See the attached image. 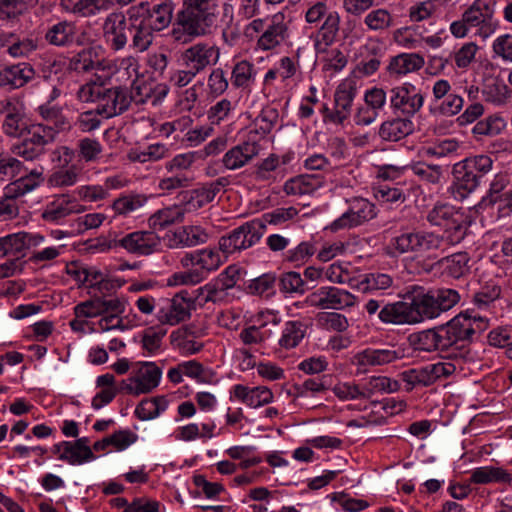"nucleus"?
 Instances as JSON below:
<instances>
[{"mask_svg": "<svg viewBox=\"0 0 512 512\" xmlns=\"http://www.w3.org/2000/svg\"><path fill=\"white\" fill-rule=\"evenodd\" d=\"M43 241L42 235L28 232H18L0 237V257L21 254L26 249L40 245Z\"/></svg>", "mask_w": 512, "mask_h": 512, "instance_id": "23", "label": "nucleus"}, {"mask_svg": "<svg viewBox=\"0 0 512 512\" xmlns=\"http://www.w3.org/2000/svg\"><path fill=\"white\" fill-rule=\"evenodd\" d=\"M180 263L185 268L195 267L196 269H199L205 278L209 272L219 268L222 264V260L217 251L205 248L191 253H186L181 257Z\"/></svg>", "mask_w": 512, "mask_h": 512, "instance_id": "26", "label": "nucleus"}, {"mask_svg": "<svg viewBox=\"0 0 512 512\" xmlns=\"http://www.w3.org/2000/svg\"><path fill=\"white\" fill-rule=\"evenodd\" d=\"M263 236V224L258 219L245 222L219 239V249L226 255L246 250Z\"/></svg>", "mask_w": 512, "mask_h": 512, "instance_id": "7", "label": "nucleus"}, {"mask_svg": "<svg viewBox=\"0 0 512 512\" xmlns=\"http://www.w3.org/2000/svg\"><path fill=\"white\" fill-rule=\"evenodd\" d=\"M37 41L30 37H20L19 35L12 32V38L8 47V53L10 56L25 57L31 52L36 50Z\"/></svg>", "mask_w": 512, "mask_h": 512, "instance_id": "62", "label": "nucleus"}, {"mask_svg": "<svg viewBox=\"0 0 512 512\" xmlns=\"http://www.w3.org/2000/svg\"><path fill=\"white\" fill-rule=\"evenodd\" d=\"M505 127L504 120L498 116H489L478 121L472 129L476 136H495Z\"/></svg>", "mask_w": 512, "mask_h": 512, "instance_id": "64", "label": "nucleus"}, {"mask_svg": "<svg viewBox=\"0 0 512 512\" xmlns=\"http://www.w3.org/2000/svg\"><path fill=\"white\" fill-rule=\"evenodd\" d=\"M444 227L443 233H438V237L442 239L441 253L460 243L465 238L467 231L463 215H461V218L453 219L451 223H446Z\"/></svg>", "mask_w": 512, "mask_h": 512, "instance_id": "43", "label": "nucleus"}, {"mask_svg": "<svg viewBox=\"0 0 512 512\" xmlns=\"http://www.w3.org/2000/svg\"><path fill=\"white\" fill-rule=\"evenodd\" d=\"M255 79L254 66L247 60L237 62L231 73L232 85L236 88H247Z\"/></svg>", "mask_w": 512, "mask_h": 512, "instance_id": "53", "label": "nucleus"}, {"mask_svg": "<svg viewBox=\"0 0 512 512\" xmlns=\"http://www.w3.org/2000/svg\"><path fill=\"white\" fill-rule=\"evenodd\" d=\"M424 64L423 56L417 53H402L391 58L387 70L390 74L400 76L418 71Z\"/></svg>", "mask_w": 512, "mask_h": 512, "instance_id": "37", "label": "nucleus"}, {"mask_svg": "<svg viewBox=\"0 0 512 512\" xmlns=\"http://www.w3.org/2000/svg\"><path fill=\"white\" fill-rule=\"evenodd\" d=\"M133 27V33L131 34L132 44L131 47L138 52L146 51L153 42L154 30L139 19V23L131 24Z\"/></svg>", "mask_w": 512, "mask_h": 512, "instance_id": "52", "label": "nucleus"}, {"mask_svg": "<svg viewBox=\"0 0 512 512\" xmlns=\"http://www.w3.org/2000/svg\"><path fill=\"white\" fill-rule=\"evenodd\" d=\"M315 252L316 248L313 243L303 241L285 253L284 261L294 264L295 266L303 265Z\"/></svg>", "mask_w": 512, "mask_h": 512, "instance_id": "58", "label": "nucleus"}, {"mask_svg": "<svg viewBox=\"0 0 512 512\" xmlns=\"http://www.w3.org/2000/svg\"><path fill=\"white\" fill-rule=\"evenodd\" d=\"M462 161L472 175H475L479 184L483 177L491 171L493 165V160L488 155L468 157Z\"/></svg>", "mask_w": 512, "mask_h": 512, "instance_id": "61", "label": "nucleus"}, {"mask_svg": "<svg viewBox=\"0 0 512 512\" xmlns=\"http://www.w3.org/2000/svg\"><path fill=\"white\" fill-rule=\"evenodd\" d=\"M230 10L231 7L227 4L221 7L218 0H184L170 35L173 40L182 44L190 43L195 38L210 36L223 22L221 12L227 16Z\"/></svg>", "mask_w": 512, "mask_h": 512, "instance_id": "1", "label": "nucleus"}, {"mask_svg": "<svg viewBox=\"0 0 512 512\" xmlns=\"http://www.w3.org/2000/svg\"><path fill=\"white\" fill-rule=\"evenodd\" d=\"M19 139L10 147L12 154L26 161H34L46 153L47 145L54 142L55 131L48 125L32 124Z\"/></svg>", "mask_w": 512, "mask_h": 512, "instance_id": "4", "label": "nucleus"}, {"mask_svg": "<svg viewBox=\"0 0 512 512\" xmlns=\"http://www.w3.org/2000/svg\"><path fill=\"white\" fill-rule=\"evenodd\" d=\"M233 395L251 408H257L273 401L272 391L265 386L250 388L237 384L233 387Z\"/></svg>", "mask_w": 512, "mask_h": 512, "instance_id": "33", "label": "nucleus"}, {"mask_svg": "<svg viewBox=\"0 0 512 512\" xmlns=\"http://www.w3.org/2000/svg\"><path fill=\"white\" fill-rule=\"evenodd\" d=\"M168 153V148L164 144H151L142 151H131L129 159L134 162H154L164 158Z\"/></svg>", "mask_w": 512, "mask_h": 512, "instance_id": "59", "label": "nucleus"}, {"mask_svg": "<svg viewBox=\"0 0 512 512\" xmlns=\"http://www.w3.org/2000/svg\"><path fill=\"white\" fill-rule=\"evenodd\" d=\"M84 211L85 207L75 197L61 194L44 207L41 217L46 222L61 224L68 216Z\"/></svg>", "mask_w": 512, "mask_h": 512, "instance_id": "19", "label": "nucleus"}, {"mask_svg": "<svg viewBox=\"0 0 512 512\" xmlns=\"http://www.w3.org/2000/svg\"><path fill=\"white\" fill-rule=\"evenodd\" d=\"M470 483L491 484V483H510L512 476L503 468L494 466H483L474 469L471 472Z\"/></svg>", "mask_w": 512, "mask_h": 512, "instance_id": "41", "label": "nucleus"}, {"mask_svg": "<svg viewBox=\"0 0 512 512\" xmlns=\"http://www.w3.org/2000/svg\"><path fill=\"white\" fill-rule=\"evenodd\" d=\"M169 401L165 396L142 400L135 409L140 420H151L159 416L168 407Z\"/></svg>", "mask_w": 512, "mask_h": 512, "instance_id": "47", "label": "nucleus"}, {"mask_svg": "<svg viewBox=\"0 0 512 512\" xmlns=\"http://www.w3.org/2000/svg\"><path fill=\"white\" fill-rule=\"evenodd\" d=\"M44 168L32 169L27 174L20 176L5 187V195L10 198H18L33 191L44 182Z\"/></svg>", "mask_w": 512, "mask_h": 512, "instance_id": "29", "label": "nucleus"}, {"mask_svg": "<svg viewBox=\"0 0 512 512\" xmlns=\"http://www.w3.org/2000/svg\"><path fill=\"white\" fill-rule=\"evenodd\" d=\"M414 131V124L408 117H397L384 121L379 128V137L384 141L397 142Z\"/></svg>", "mask_w": 512, "mask_h": 512, "instance_id": "35", "label": "nucleus"}, {"mask_svg": "<svg viewBox=\"0 0 512 512\" xmlns=\"http://www.w3.org/2000/svg\"><path fill=\"white\" fill-rule=\"evenodd\" d=\"M376 216L373 203L364 198H354L349 201V207L339 218L334 220L329 229L332 232L358 227Z\"/></svg>", "mask_w": 512, "mask_h": 512, "instance_id": "12", "label": "nucleus"}, {"mask_svg": "<svg viewBox=\"0 0 512 512\" xmlns=\"http://www.w3.org/2000/svg\"><path fill=\"white\" fill-rule=\"evenodd\" d=\"M103 32L110 48L119 51L127 45L128 39L133 33V27L127 22L124 14L113 12L106 17Z\"/></svg>", "mask_w": 512, "mask_h": 512, "instance_id": "18", "label": "nucleus"}, {"mask_svg": "<svg viewBox=\"0 0 512 512\" xmlns=\"http://www.w3.org/2000/svg\"><path fill=\"white\" fill-rule=\"evenodd\" d=\"M451 356H453L454 361H439L401 372L400 378L406 384V390L411 391L415 387H427L438 380L446 379L453 375L458 367L462 369V362H474L476 359L475 352L464 348L459 352H454Z\"/></svg>", "mask_w": 512, "mask_h": 512, "instance_id": "2", "label": "nucleus"}, {"mask_svg": "<svg viewBox=\"0 0 512 512\" xmlns=\"http://www.w3.org/2000/svg\"><path fill=\"white\" fill-rule=\"evenodd\" d=\"M207 234L199 226H183L175 230L171 247H192L206 242Z\"/></svg>", "mask_w": 512, "mask_h": 512, "instance_id": "39", "label": "nucleus"}, {"mask_svg": "<svg viewBox=\"0 0 512 512\" xmlns=\"http://www.w3.org/2000/svg\"><path fill=\"white\" fill-rule=\"evenodd\" d=\"M279 288L280 291L289 294H304L308 290L300 273L295 271H289L280 276Z\"/></svg>", "mask_w": 512, "mask_h": 512, "instance_id": "60", "label": "nucleus"}, {"mask_svg": "<svg viewBox=\"0 0 512 512\" xmlns=\"http://www.w3.org/2000/svg\"><path fill=\"white\" fill-rule=\"evenodd\" d=\"M400 384L386 376L371 377L363 386L365 399H369L376 393H393L398 391Z\"/></svg>", "mask_w": 512, "mask_h": 512, "instance_id": "51", "label": "nucleus"}, {"mask_svg": "<svg viewBox=\"0 0 512 512\" xmlns=\"http://www.w3.org/2000/svg\"><path fill=\"white\" fill-rule=\"evenodd\" d=\"M76 25L70 21H60L48 28L45 34L46 41L57 47H67L74 43Z\"/></svg>", "mask_w": 512, "mask_h": 512, "instance_id": "36", "label": "nucleus"}, {"mask_svg": "<svg viewBox=\"0 0 512 512\" xmlns=\"http://www.w3.org/2000/svg\"><path fill=\"white\" fill-rule=\"evenodd\" d=\"M408 341L415 351L434 352L449 350L439 326L412 333L409 335Z\"/></svg>", "mask_w": 512, "mask_h": 512, "instance_id": "24", "label": "nucleus"}, {"mask_svg": "<svg viewBox=\"0 0 512 512\" xmlns=\"http://www.w3.org/2000/svg\"><path fill=\"white\" fill-rule=\"evenodd\" d=\"M0 113L5 114L2 128L8 137L19 138L29 130L30 126L27 125L22 113L17 110L11 101H0Z\"/></svg>", "mask_w": 512, "mask_h": 512, "instance_id": "28", "label": "nucleus"}, {"mask_svg": "<svg viewBox=\"0 0 512 512\" xmlns=\"http://www.w3.org/2000/svg\"><path fill=\"white\" fill-rule=\"evenodd\" d=\"M307 301L314 307L323 310H341L353 307L356 297L349 291L334 286H323L312 292Z\"/></svg>", "mask_w": 512, "mask_h": 512, "instance_id": "14", "label": "nucleus"}, {"mask_svg": "<svg viewBox=\"0 0 512 512\" xmlns=\"http://www.w3.org/2000/svg\"><path fill=\"white\" fill-rule=\"evenodd\" d=\"M494 3L486 0H475L464 12L463 17L475 35L487 39L494 34L499 26L495 18Z\"/></svg>", "mask_w": 512, "mask_h": 512, "instance_id": "8", "label": "nucleus"}, {"mask_svg": "<svg viewBox=\"0 0 512 512\" xmlns=\"http://www.w3.org/2000/svg\"><path fill=\"white\" fill-rule=\"evenodd\" d=\"M445 343L448 349H452L447 360H453L451 356L454 352H459L461 349H467L466 346H457L459 341L469 340L476 330H483L485 323L481 317H472L468 313H460L444 325H439ZM468 350H470L468 348Z\"/></svg>", "mask_w": 512, "mask_h": 512, "instance_id": "5", "label": "nucleus"}, {"mask_svg": "<svg viewBox=\"0 0 512 512\" xmlns=\"http://www.w3.org/2000/svg\"><path fill=\"white\" fill-rule=\"evenodd\" d=\"M175 4L172 0H160L150 7L147 1L131 6L127 10L129 20L146 22L154 31H162L167 28L172 19Z\"/></svg>", "mask_w": 512, "mask_h": 512, "instance_id": "6", "label": "nucleus"}, {"mask_svg": "<svg viewBox=\"0 0 512 512\" xmlns=\"http://www.w3.org/2000/svg\"><path fill=\"white\" fill-rule=\"evenodd\" d=\"M458 211L448 204H436L427 214V221L433 226H446L453 219L461 218Z\"/></svg>", "mask_w": 512, "mask_h": 512, "instance_id": "54", "label": "nucleus"}, {"mask_svg": "<svg viewBox=\"0 0 512 512\" xmlns=\"http://www.w3.org/2000/svg\"><path fill=\"white\" fill-rule=\"evenodd\" d=\"M419 235V230L417 229H407L402 231L401 234L392 237L388 248L392 251L390 254L402 255V254H416L417 247V239Z\"/></svg>", "mask_w": 512, "mask_h": 512, "instance_id": "45", "label": "nucleus"}, {"mask_svg": "<svg viewBox=\"0 0 512 512\" xmlns=\"http://www.w3.org/2000/svg\"><path fill=\"white\" fill-rule=\"evenodd\" d=\"M357 94L356 84L352 80L341 82L334 93L332 123L343 124L350 117L352 104Z\"/></svg>", "mask_w": 512, "mask_h": 512, "instance_id": "20", "label": "nucleus"}, {"mask_svg": "<svg viewBox=\"0 0 512 512\" xmlns=\"http://www.w3.org/2000/svg\"><path fill=\"white\" fill-rule=\"evenodd\" d=\"M408 298L412 311L417 314L413 315L415 324L422 322L424 319H433L440 315L432 290L425 291L423 287L417 286L413 288Z\"/></svg>", "mask_w": 512, "mask_h": 512, "instance_id": "21", "label": "nucleus"}, {"mask_svg": "<svg viewBox=\"0 0 512 512\" xmlns=\"http://www.w3.org/2000/svg\"><path fill=\"white\" fill-rule=\"evenodd\" d=\"M37 113L55 131V136L59 132L71 129V123L63 114V109L59 105L43 103L37 108Z\"/></svg>", "mask_w": 512, "mask_h": 512, "instance_id": "38", "label": "nucleus"}, {"mask_svg": "<svg viewBox=\"0 0 512 512\" xmlns=\"http://www.w3.org/2000/svg\"><path fill=\"white\" fill-rule=\"evenodd\" d=\"M13 155L14 154H12V152L0 153V177L2 179H13L19 176L25 170L23 162Z\"/></svg>", "mask_w": 512, "mask_h": 512, "instance_id": "57", "label": "nucleus"}, {"mask_svg": "<svg viewBox=\"0 0 512 512\" xmlns=\"http://www.w3.org/2000/svg\"><path fill=\"white\" fill-rule=\"evenodd\" d=\"M364 24L371 31H385L394 25L392 14L384 8L371 10L364 17Z\"/></svg>", "mask_w": 512, "mask_h": 512, "instance_id": "50", "label": "nucleus"}, {"mask_svg": "<svg viewBox=\"0 0 512 512\" xmlns=\"http://www.w3.org/2000/svg\"><path fill=\"white\" fill-rule=\"evenodd\" d=\"M35 77L34 68L26 62L0 65V87L18 89L25 86Z\"/></svg>", "mask_w": 512, "mask_h": 512, "instance_id": "22", "label": "nucleus"}, {"mask_svg": "<svg viewBox=\"0 0 512 512\" xmlns=\"http://www.w3.org/2000/svg\"><path fill=\"white\" fill-rule=\"evenodd\" d=\"M470 257L466 252H458L446 257H442L438 263L445 267L449 276L459 279L465 276L470 270Z\"/></svg>", "mask_w": 512, "mask_h": 512, "instance_id": "46", "label": "nucleus"}, {"mask_svg": "<svg viewBox=\"0 0 512 512\" xmlns=\"http://www.w3.org/2000/svg\"><path fill=\"white\" fill-rule=\"evenodd\" d=\"M146 196L142 194H124L115 199L111 205L116 215L128 216L145 205Z\"/></svg>", "mask_w": 512, "mask_h": 512, "instance_id": "48", "label": "nucleus"}, {"mask_svg": "<svg viewBox=\"0 0 512 512\" xmlns=\"http://www.w3.org/2000/svg\"><path fill=\"white\" fill-rule=\"evenodd\" d=\"M161 244L159 236L154 231H135L120 239H114L101 244V251L121 247L128 253L137 256H148L158 250Z\"/></svg>", "mask_w": 512, "mask_h": 512, "instance_id": "9", "label": "nucleus"}, {"mask_svg": "<svg viewBox=\"0 0 512 512\" xmlns=\"http://www.w3.org/2000/svg\"><path fill=\"white\" fill-rule=\"evenodd\" d=\"M63 65L57 60H47L42 63L40 68L41 79L35 83L38 88H44L51 83L61 84Z\"/></svg>", "mask_w": 512, "mask_h": 512, "instance_id": "56", "label": "nucleus"}, {"mask_svg": "<svg viewBox=\"0 0 512 512\" xmlns=\"http://www.w3.org/2000/svg\"><path fill=\"white\" fill-rule=\"evenodd\" d=\"M389 104L395 114L410 118L423 106L424 96L412 83L406 82L388 91Z\"/></svg>", "mask_w": 512, "mask_h": 512, "instance_id": "10", "label": "nucleus"}, {"mask_svg": "<svg viewBox=\"0 0 512 512\" xmlns=\"http://www.w3.org/2000/svg\"><path fill=\"white\" fill-rule=\"evenodd\" d=\"M259 152L260 145L254 140H248L229 149L222 163L229 170H237L248 164Z\"/></svg>", "mask_w": 512, "mask_h": 512, "instance_id": "27", "label": "nucleus"}, {"mask_svg": "<svg viewBox=\"0 0 512 512\" xmlns=\"http://www.w3.org/2000/svg\"><path fill=\"white\" fill-rule=\"evenodd\" d=\"M60 6L78 17H91L113 8L111 0H60Z\"/></svg>", "mask_w": 512, "mask_h": 512, "instance_id": "30", "label": "nucleus"}, {"mask_svg": "<svg viewBox=\"0 0 512 512\" xmlns=\"http://www.w3.org/2000/svg\"><path fill=\"white\" fill-rule=\"evenodd\" d=\"M403 357V351L389 346L381 349L367 348L354 356L355 364L358 367L381 366L390 364Z\"/></svg>", "mask_w": 512, "mask_h": 512, "instance_id": "25", "label": "nucleus"}, {"mask_svg": "<svg viewBox=\"0 0 512 512\" xmlns=\"http://www.w3.org/2000/svg\"><path fill=\"white\" fill-rule=\"evenodd\" d=\"M161 375L154 362H143L134 376L121 381L119 390L135 396L150 393L159 385Z\"/></svg>", "mask_w": 512, "mask_h": 512, "instance_id": "13", "label": "nucleus"}, {"mask_svg": "<svg viewBox=\"0 0 512 512\" xmlns=\"http://www.w3.org/2000/svg\"><path fill=\"white\" fill-rule=\"evenodd\" d=\"M413 315H416L408 301L387 303L378 313V318L386 324H415Z\"/></svg>", "mask_w": 512, "mask_h": 512, "instance_id": "31", "label": "nucleus"}, {"mask_svg": "<svg viewBox=\"0 0 512 512\" xmlns=\"http://www.w3.org/2000/svg\"><path fill=\"white\" fill-rule=\"evenodd\" d=\"M441 242L442 239L438 237V233L419 230L415 255L435 259L438 257V254L441 253Z\"/></svg>", "mask_w": 512, "mask_h": 512, "instance_id": "44", "label": "nucleus"}, {"mask_svg": "<svg viewBox=\"0 0 512 512\" xmlns=\"http://www.w3.org/2000/svg\"><path fill=\"white\" fill-rule=\"evenodd\" d=\"M304 19L310 26L318 27L315 35L311 36L316 48L322 44L330 46L334 43L340 28V15L336 11H329L326 2L310 3L304 13Z\"/></svg>", "mask_w": 512, "mask_h": 512, "instance_id": "3", "label": "nucleus"}, {"mask_svg": "<svg viewBox=\"0 0 512 512\" xmlns=\"http://www.w3.org/2000/svg\"><path fill=\"white\" fill-rule=\"evenodd\" d=\"M111 67L110 62L98 59L91 48L81 50L70 58L68 63V69L77 73H89L95 70L104 71Z\"/></svg>", "mask_w": 512, "mask_h": 512, "instance_id": "32", "label": "nucleus"}, {"mask_svg": "<svg viewBox=\"0 0 512 512\" xmlns=\"http://www.w3.org/2000/svg\"><path fill=\"white\" fill-rule=\"evenodd\" d=\"M291 38V20L282 12L266 19L264 32L257 40V47L262 51L273 50L287 43Z\"/></svg>", "mask_w": 512, "mask_h": 512, "instance_id": "11", "label": "nucleus"}, {"mask_svg": "<svg viewBox=\"0 0 512 512\" xmlns=\"http://www.w3.org/2000/svg\"><path fill=\"white\" fill-rule=\"evenodd\" d=\"M452 174L454 178L452 189L455 198H466L480 185L476 180L475 175H472L468 168L464 166L463 161L453 165Z\"/></svg>", "mask_w": 512, "mask_h": 512, "instance_id": "34", "label": "nucleus"}, {"mask_svg": "<svg viewBox=\"0 0 512 512\" xmlns=\"http://www.w3.org/2000/svg\"><path fill=\"white\" fill-rule=\"evenodd\" d=\"M307 325L301 320H291L284 324L278 344L281 348L290 350L297 347L304 339Z\"/></svg>", "mask_w": 512, "mask_h": 512, "instance_id": "40", "label": "nucleus"}, {"mask_svg": "<svg viewBox=\"0 0 512 512\" xmlns=\"http://www.w3.org/2000/svg\"><path fill=\"white\" fill-rule=\"evenodd\" d=\"M220 57V49L216 45L198 42L185 49L181 54L182 65L199 74L206 68L214 66Z\"/></svg>", "mask_w": 512, "mask_h": 512, "instance_id": "15", "label": "nucleus"}, {"mask_svg": "<svg viewBox=\"0 0 512 512\" xmlns=\"http://www.w3.org/2000/svg\"><path fill=\"white\" fill-rule=\"evenodd\" d=\"M193 299L187 291L177 293L157 311V319L162 324L176 325L190 318Z\"/></svg>", "mask_w": 512, "mask_h": 512, "instance_id": "17", "label": "nucleus"}, {"mask_svg": "<svg viewBox=\"0 0 512 512\" xmlns=\"http://www.w3.org/2000/svg\"><path fill=\"white\" fill-rule=\"evenodd\" d=\"M169 175L160 179L158 187L165 193L187 188L191 184V178L187 172H168Z\"/></svg>", "mask_w": 512, "mask_h": 512, "instance_id": "63", "label": "nucleus"}, {"mask_svg": "<svg viewBox=\"0 0 512 512\" xmlns=\"http://www.w3.org/2000/svg\"><path fill=\"white\" fill-rule=\"evenodd\" d=\"M185 210L181 205H172L156 211L149 217V227L154 230H161L174 223L182 222Z\"/></svg>", "mask_w": 512, "mask_h": 512, "instance_id": "42", "label": "nucleus"}, {"mask_svg": "<svg viewBox=\"0 0 512 512\" xmlns=\"http://www.w3.org/2000/svg\"><path fill=\"white\" fill-rule=\"evenodd\" d=\"M131 103L128 90L121 86H103L97 102V113L104 118H111L126 111Z\"/></svg>", "mask_w": 512, "mask_h": 512, "instance_id": "16", "label": "nucleus"}, {"mask_svg": "<svg viewBox=\"0 0 512 512\" xmlns=\"http://www.w3.org/2000/svg\"><path fill=\"white\" fill-rule=\"evenodd\" d=\"M393 284V278L385 273H369L364 275L356 287L362 293H370L378 290H386Z\"/></svg>", "mask_w": 512, "mask_h": 512, "instance_id": "49", "label": "nucleus"}, {"mask_svg": "<svg viewBox=\"0 0 512 512\" xmlns=\"http://www.w3.org/2000/svg\"><path fill=\"white\" fill-rule=\"evenodd\" d=\"M76 145L77 157L87 163L98 161L103 151L101 143L95 138H81Z\"/></svg>", "mask_w": 512, "mask_h": 512, "instance_id": "55", "label": "nucleus"}]
</instances>
